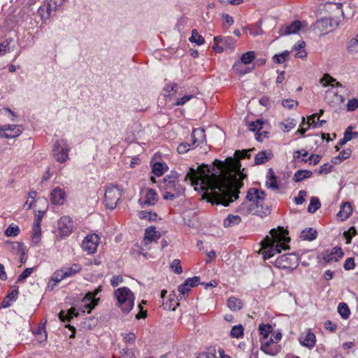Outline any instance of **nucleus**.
<instances>
[{"instance_id": "obj_56", "label": "nucleus", "mask_w": 358, "mask_h": 358, "mask_svg": "<svg viewBox=\"0 0 358 358\" xmlns=\"http://www.w3.org/2000/svg\"><path fill=\"white\" fill-rule=\"evenodd\" d=\"M358 108V99L356 98L348 100L346 108L348 111H355Z\"/></svg>"}, {"instance_id": "obj_22", "label": "nucleus", "mask_w": 358, "mask_h": 358, "mask_svg": "<svg viewBox=\"0 0 358 358\" xmlns=\"http://www.w3.org/2000/svg\"><path fill=\"white\" fill-rule=\"evenodd\" d=\"M160 233L156 230L155 227H150L145 229L144 234V243L148 245L152 242H156L159 239Z\"/></svg>"}, {"instance_id": "obj_40", "label": "nucleus", "mask_w": 358, "mask_h": 358, "mask_svg": "<svg viewBox=\"0 0 358 358\" xmlns=\"http://www.w3.org/2000/svg\"><path fill=\"white\" fill-rule=\"evenodd\" d=\"M272 326L268 324H261L259 326V334L262 336L261 340H266L268 337L269 334L272 331Z\"/></svg>"}, {"instance_id": "obj_1", "label": "nucleus", "mask_w": 358, "mask_h": 358, "mask_svg": "<svg viewBox=\"0 0 358 358\" xmlns=\"http://www.w3.org/2000/svg\"><path fill=\"white\" fill-rule=\"evenodd\" d=\"M246 177L241 170L240 162L229 158L227 162L215 159L211 166L202 164L196 169L189 168L184 181L206 190L211 203L227 206L238 198Z\"/></svg>"}, {"instance_id": "obj_7", "label": "nucleus", "mask_w": 358, "mask_h": 358, "mask_svg": "<svg viewBox=\"0 0 358 358\" xmlns=\"http://www.w3.org/2000/svg\"><path fill=\"white\" fill-rule=\"evenodd\" d=\"M122 196L117 186L110 185L106 187L103 202L107 208L114 209Z\"/></svg>"}, {"instance_id": "obj_43", "label": "nucleus", "mask_w": 358, "mask_h": 358, "mask_svg": "<svg viewBox=\"0 0 358 358\" xmlns=\"http://www.w3.org/2000/svg\"><path fill=\"white\" fill-rule=\"evenodd\" d=\"M241 221V219L238 215H229L224 221V226L225 227H231L239 224Z\"/></svg>"}, {"instance_id": "obj_42", "label": "nucleus", "mask_w": 358, "mask_h": 358, "mask_svg": "<svg viewBox=\"0 0 358 358\" xmlns=\"http://www.w3.org/2000/svg\"><path fill=\"white\" fill-rule=\"evenodd\" d=\"M233 71L238 74L239 76H242L250 71V69L248 67H243L242 64L240 62H236L233 67Z\"/></svg>"}, {"instance_id": "obj_26", "label": "nucleus", "mask_w": 358, "mask_h": 358, "mask_svg": "<svg viewBox=\"0 0 358 358\" xmlns=\"http://www.w3.org/2000/svg\"><path fill=\"white\" fill-rule=\"evenodd\" d=\"M273 155L269 150H264L258 152L255 158V163L256 165H259L266 163L271 159Z\"/></svg>"}, {"instance_id": "obj_48", "label": "nucleus", "mask_w": 358, "mask_h": 358, "mask_svg": "<svg viewBox=\"0 0 358 358\" xmlns=\"http://www.w3.org/2000/svg\"><path fill=\"white\" fill-rule=\"evenodd\" d=\"M36 339L39 343H42L47 339V333L44 325H42L38 328L35 331Z\"/></svg>"}, {"instance_id": "obj_18", "label": "nucleus", "mask_w": 358, "mask_h": 358, "mask_svg": "<svg viewBox=\"0 0 358 358\" xmlns=\"http://www.w3.org/2000/svg\"><path fill=\"white\" fill-rule=\"evenodd\" d=\"M143 205L154 206L158 201V195L155 190L146 188L142 190V197L140 199Z\"/></svg>"}, {"instance_id": "obj_6", "label": "nucleus", "mask_w": 358, "mask_h": 358, "mask_svg": "<svg viewBox=\"0 0 358 358\" xmlns=\"http://www.w3.org/2000/svg\"><path fill=\"white\" fill-rule=\"evenodd\" d=\"M74 224L71 217L68 215L61 217L57 223V238L59 240L66 238L72 234Z\"/></svg>"}, {"instance_id": "obj_2", "label": "nucleus", "mask_w": 358, "mask_h": 358, "mask_svg": "<svg viewBox=\"0 0 358 358\" xmlns=\"http://www.w3.org/2000/svg\"><path fill=\"white\" fill-rule=\"evenodd\" d=\"M266 194L264 192L256 188L248 189L246 201L243 202L238 208V212L243 215H257L264 217L270 214L271 210L264 204Z\"/></svg>"}, {"instance_id": "obj_35", "label": "nucleus", "mask_w": 358, "mask_h": 358, "mask_svg": "<svg viewBox=\"0 0 358 358\" xmlns=\"http://www.w3.org/2000/svg\"><path fill=\"white\" fill-rule=\"evenodd\" d=\"M76 310L74 308H70L66 313L62 310L59 313V317L63 322L70 321L73 316L78 315V313H76Z\"/></svg>"}, {"instance_id": "obj_31", "label": "nucleus", "mask_w": 358, "mask_h": 358, "mask_svg": "<svg viewBox=\"0 0 358 358\" xmlns=\"http://www.w3.org/2000/svg\"><path fill=\"white\" fill-rule=\"evenodd\" d=\"M169 297L170 298L169 299V301L163 303V306L165 309L175 310L176 307L179 306L178 301H179L180 299L178 296L177 297L175 294H171Z\"/></svg>"}, {"instance_id": "obj_62", "label": "nucleus", "mask_w": 358, "mask_h": 358, "mask_svg": "<svg viewBox=\"0 0 358 358\" xmlns=\"http://www.w3.org/2000/svg\"><path fill=\"white\" fill-rule=\"evenodd\" d=\"M252 150H242V151H240V150H236L234 153V155L235 157L240 159H243V158H250V154H248V152L250 151H251Z\"/></svg>"}, {"instance_id": "obj_10", "label": "nucleus", "mask_w": 358, "mask_h": 358, "mask_svg": "<svg viewBox=\"0 0 358 358\" xmlns=\"http://www.w3.org/2000/svg\"><path fill=\"white\" fill-rule=\"evenodd\" d=\"M101 291V287L99 286L95 289L94 291L86 294L83 300V305L80 307L83 313L87 312V313H90L92 310L97 305L99 299L96 298V296L99 294Z\"/></svg>"}, {"instance_id": "obj_28", "label": "nucleus", "mask_w": 358, "mask_h": 358, "mask_svg": "<svg viewBox=\"0 0 358 358\" xmlns=\"http://www.w3.org/2000/svg\"><path fill=\"white\" fill-rule=\"evenodd\" d=\"M17 291L13 290L10 292L3 300L1 302V306L3 308H8L11 306L12 302L15 301L17 299Z\"/></svg>"}, {"instance_id": "obj_32", "label": "nucleus", "mask_w": 358, "mask_h": 358, "mask_svg": "<svg viewBox=\"0 0 358 358\" xmlns=\"http://www.w3.org/2000/svg\"><path fill=\"white\" fill-rule=\"evenodd\" d=\"M166 170L167 166L164 163L156 162L152 165V171L157 177L162 176Z\"/></svg>"}, {"instance_id": "obj_34", "label": "nucleus", "mask_w": 358, "mask_h": 358, "mask_svg": "<svg viewBox=\"0 0 358 358\" xmlns=\"http://www.w3.org/2000/svg\"><path fill=\"white\" fill-rule=\"evenodd\" d=\"M41 224H34L32 227V241L35 244H38L41 241Z\"/></svg>"}, {"instance_id": "obj_50", "label": "nucleus", "mask_w": 358, "mask_h": 358, "mask_svg": "<svg viewBox=\"0 0 358 358\" xmlns=\"http://www.w3.org/2000/svg\"><path fill=\"white\" fill-rule=\"evenodd\" d=\"M255 57V52L253 51H249L242 55L239 62L243 64H249L253 61Z\"/></svg>"}, {"instance_id": "obj_25", "label": "nucleus", "mask_w": 358, "mask_h": 358, "mask_svg": "<svg viewBox=\"0 0 358 358\" xmlns=\"http://www.w3.org/2000/svg\"><path fill=\"white\" fill-rule=\"evenodd\" d=\"M266 186L268 188L272 189H278L279 187L277 182V178L276 176L271 168H270L268 170L267 174H266Z\"/></svg>"}, {"instance_id": "obj_21", "label": "nucleus", "mask_w": 358, "mask_h": 358, "mask_svg": "<svg viewBox=\"0 0 358 358\" xmlns=\"http://www.w3.org/2000/svg\"><path fill=\"white\" fill-rule=\"evenodd\" d=\"M66 192L59 187H55L50 194V201L55 205H62L66 200Z\"/></svg>"}, {"instance_id": "obj_23", "label": "nucleus", "mask_w": 358, "mask_h": 358, "mask_svg": "<svg viewBox=\"0 0 358 358\" xmlns=\"http://www.w3.org/2000/svg\"><path fill=\"white\" fill-rule=\"evenodd\" d=\"M352 208L349 202L343 203L339 212L337 213V218L341 221L347 220L352 214Z\"/></svg>"}, {"instance_id": "obj_20", "label": "nucleus", "mask_w": 358, "mask_h": 358, "mask_svg": "<svg viewBox=\"0 0 358 358\" xmlns=\"http://www.w3.org/2000/svg\"><path fill=\"white\" fill-rule=\"evenodd\" d=\"M261 350L266 355L275 356L281 350V346L276 343L269 344L266 340H261Z\"/></svg>"}, {"instance_id": "obj_36", "label": "nucleus", "mask_w": 358, "mask_h": 358, "mask_svg": "<svg viewBox=\"0 0 358 358\" xmlns=\"http://www.w3.org/2000/svg\"><path fill=\"white\" fill-rule=\"evenodd\" d=\"M64 278H66V277L65 275V273H64V271L63 269L58 270V271H55L53 273L52 278H51V280L55 282V284L52 285H50V282H49L48 287H52V288L55 285H56L57 283L61 282Z\"/></svg>"}, {"instance_id": "obj_44", "label": "nucleus", "mask_w": 358, "mask_h": 358, "mask_svg": "<svg viewBox=\"0 0 358 358\" xmlns=\"http://www.w3.org/2000/svg\"><path fill=\"white\" fill-rule=\"evenodd\" d=\"M189 41L192 43H195L199 45H203L205 42L204 38L201 36L196 29H193L192 31V36L189 38Z\"/></svg>"}, {"instance_id": "obj_64", "label": "nucleus", "mask_w": 358, "mask_h": 358, "mask_svg": "<svg viewBox=\"0 0 358 358\" xmlns=\"http://www.w3.org/2000/svg\"><path fill=\"white\" fill-rule=\"evenodd\" d=\"M343 266L345 270L353 269L355 266V259L352 257L346 259Z\"/></svg>"}, {"instance_id": "obj_41", "label": "nucleus", "mask_w": 358, "mask_h": 358, "mask_svg": "<svg viewBox=\"0 0 358 358\" xmlns=\"http://www.w3.org/2000/svg\"><path fill=\"white\" fill-rule=\"evenodd\" d=\"M308 155V151H306V150H298V151L294 152V155H293V157L295 159H301L302 161L306 162L308 160H311L312 158L313 157V154H310L309 155V157L307 158Z\"/></svg>"}, {"instance_id": "obj_39", "label": "nucleus", "mask_w": 358, "mask_h": 358, "mask_svg": "<svg viewBox=\"0 0 358 358\" xmlns=\"http://www.w3.org/2000/svg\"><path fill=\"white\" fill-rule=\"evenodd\" d=\"M338 312L343 319H348L350 315V310L345 303H340L338 306Z\"/></svg>"}, {"instance_id": "obj_63", "label": "nucleus", "mask_w": 358, "mask_h": 358, "mask_svg": "<svg viewBox=\"0 0 358 358\" xmlns=\"http://www.w3.org/2000/svg\"><path fill=\"white\" fill-rule=\"evenodd\" d=\"M171 268L174 271V272L177 274H180L182 272V267L180 266V262L179 259H174L172 264Z\"/></svg>"}, {"instance_id": "obj_38", "label": "nucleus", "mask_w": 358, "mask_h": 358, "mask_svg": "<svg viewBox=\"0 0 358 358\" xmlns=\"http://www.w3.org/2000/svg\"><path fill=\"white\" fill-rule=\"evenodd\" d=\"M305 46V42L303 41H298L294 45L293 49L297 52L295 57L298 58H304L306 56V52L304 50H302Z\"/></svg>"}, {"instance_id": "obj_16", "label": "nucleus", "mask_w": 358, "mask_h": 358, "mask_svg": "<svg viewBox=\"0 0 358 358\" xmlns=\"http://www.w3.org/2000/svg\"><path fill=\"white\" fill-rule=\"evenodd\" d=\"M200 281V278L195 276L193 278H187L182 284L178 287L180 300H185V295L190 291L192 287H196Z\"/></svg>"}, {"instance_id": "obj_57", "label": "nucleus", "mask_w": 358, "mask_h": 358, "mask_svg": "<svg viewBox=\"0 0 358 358\" xmlns=\"http://www.w3.org/2000/svg\"><path fill=\"white\" fill-rule=\"evenodd\" d=\"M282 105L284 108L291 110L297 106L298 102L294 100L287 99L282 100Z\"/></svg>"}, {"instance_id": "obj_37", "label": "nucleus", "mask_w": 358, "mask_h": 358, "mask_svg": "<svg viewBox=\"0 0 358 358\" xmlns=\"http://www.w3.org/2000/svg\"><path fill=\"white\" fill-rule=\"evenodd\" d=\"M222 45L224 47V50H232L236 45V41L231 36H226L223 38Z\"/></svg>"}, {"instance_id": "obj_14", "label": "nucleus", "mask_w": 358, "mask_h": 358, "mask_svg": "<svg viewBox=\"0 0 358 358\" xmlns=\"http://www.w3.org/2000/svg\"><path fill=\"white\" fill-rule=\"evenodd\" d=\"M65 0H49L40 7L38 11L40 12L43 19H48L51 15L52 11L57 10L62 5H63Z\"/></svg>"}, {"instance_id": "obj_61", "label": "nucleus", "mask_w": 358, "mask_h": 358, "mask_svg": "<svg viewBox=\"0 0 358 358\" xmlns=\"http://www.w3.org/2000/svg\"><path fill=\"white\" fill-rule=\"evenodd\" d=\"M306 196V192L301 190L299 192L298 196L294 197V200L296 205L302 204L304 202V198Z\"/></svg>"}, {"instance_id": "obj_29", "label": "nucleus", "mask_w": 358, "mask_h": 358, "mask_svg": "<svg viewBox=\"0 0 358 358\" xmlns=\"http://www.w3.org/2000/svg\"><path fill=\"white\" fill-rule=\"evenodd\" d=\"M227 306L232 311H237L242 308V301L235 297H230L227 301Z\"/></svg>"}, {"instance_id": "obj_30", "label": "nucleus", "mask_w": 358, "mask_h": 358, "mask_svg": "<svg viewBox=\"0 0 358 358\" xmlns=\"http://www.w3.org/2000/svg\"><path fill=\"white\" fill-rule=\"evenodd\" d=\"M82 269V266L79 264H73L71 266L65 268L64 270L66 278L74 275L79 273Z\"/></svg>"}, {"instance_id": "obj_19", "label": "nucleus", "mask_w": 358, "mask_h": 358, "mask_svg": "<svg viewBox=\"0 0 358 358\" xmlns=\"http://www.w3.org/2000/svg\"><path fill=\"white\" fill-rule=\"evenodd\" d=\"M342 249L338 247L332 248L331 252H326L323 254V259L325 263L330 264L333 262H338L343 257Z\"/></svg>"}, {"instance_id": "obj_17", "label": "nucleus", "mask_w": 358, "mask_h": 358, "mask_svg": "<svg viewBox=\"0 0 358 358\" xmlns=\"http://www.w3.org/2000/svg\"><path fill=\"white\" fill-rule=\"evenodd\" d=\"M22 132V127L20 125L6 124L0 127V137L13 138L20 136Z\"/></svg>"}, {"instance_id": "obj_3", "label": "nucleus", "mask_w": 358, "mask_h": 358, "mask_svg": "<svg viewBox=\"0 0 358 358\" xmlns=\"http://www.w3.org/2000/svg\"><path fill=\"white\" fill-rule=\"evenodd\" d=\"M287 231L279 227L278 230L273 229L270 231V236H266L262 241V250L264 259H270L274 255L279 253L282 250L289 248L288 243L290 241L286 236Z\"/></svg>"}, {"instance_id": "obj_52", "label": "nucleus", "mask_w": 358, "mask_h": 358, "mask_svg": "<svg viewBox=\"0 0 358 358\" xmlns=\"http://www.w3.org/2000/svg\"><path fill=\"white\" fill-rule=\"evenodd\" d=\"M20 232V229L18 226L15 224H10L7 229L5 231V235L9 236H16Z\"/></svg>"}, {"instance_id": "obj_46", "label": "nucleus", "mask_w": 358, "mask_h": 358, "mask_svg": "<svg viewBox=\"0 0 358 358\" xmlns=\"http://www.w3.org/2000/svg\"><path fill=\"white\" fill-rule=\"evenodd\" d=\"M244 329L241 324L235 325L232 327L230 336L232 338H239L243 336Z\"/></svg>"}, {"instance_id": "obj_60", "label": "nucleus", "mask_w": 358, "mask_h": 358, "mask_svg": "<svg viewBox=\"0 0 358 358\" xmlns=\"http://www.w3.org/2000/svg\"><path fill=\"white\" fill-rule=\"evenodd\" d=\"M296 124V121L294 119L287 120V123H282V129L285 131H289L291 129L294 128Z\"/></svg>"}, {"instance_id": "obj_27", "label": "nucleus", "mask_w": 358, "mask_h": 358, "mask_svg": "<svg viewBox=\"0 0 358 358\" xmlns=\"http://www.w3.org/2000/svg\"><path fill=\"white\" fill-rule=\"evenodd\" d=\"M192 143L200 144L205 140V130L202 128H196L194 129L192 134Z\"/></svg>"}, {"instance_id": "obj_24", "label": "nucleus", "mask_w": 358, "mask_h": 358, "mask_svg": "<svg viewBox=\"0 0 358 358\" xmlns=\"http://www.w3.org/2000/svg\"><path fill=\"white\" fill-rule=\"evenodd\" d=\"M301 345L312 348L313 346V333L311 329H308L306 332L301 334L299 339Z\"/></svg>"}, {"instance_id": "obj_47", "label": "nucleus", "mask_w": 358, "mask_h": 358, "mask_svg": "<svg viewBox=\"0 0 358 358\" xmlns=\"http://www.w3.org/2000/svg\"><path fill=\"white\" fill-rule=\"evenodd\" d=\"M302 119H303L302 123L300 125L299 129L297 130V132L300 133L301 134H303L305 133V131H306V129L308 128H309L310 124L312 123H313V114H312L310 116H308V120L307 122H305V118L304 117H303Z\"/></svg>"}, {"instance_id": "obj_8", "label": "nucleus", "mask_w": 358, "mask_h": 358, "mask_svg": "<svg viewBox=\"0 0 358 358\" xmlns=\"http://www.w3.org/2000/svg\"><path fill=\"white\" fill-rule=\"evenodd\" d=\"M298 263L299 258L293 253L281 255L278 257L274 262L276 267L289 271L295 269L298 266Z\"/></svg>"}, {"instance_id": "obj_13", "label": "nucleus", "mask_w": 358, "mask_h": 358, "mask_svg": "<svg viewBox=\"0 0 358 358\" xmlns=\"http://www.w3.org/2000/svg\"><path fill=\"white\" fill-rule=\"evenodd\" d=\"M338 25L337 20L331 18H322L315 23V29H317L320 35L329 33Z\"/></svg>"}, {"instance_id": "obj_53", "label": "nucleus", "mask_w": 358, "mask_h": 358, "mask_svg": "<svg viewBox=\"0 0 358 358\" xmlns=\"http://www.w3.org/2000/svg\"><path fill=\"white\" fill-rule=\"evenodd\" d=\"M177 88L178 87L176 84L167 85L164 88V95L170 97L174 96L177 91Z\"/></svg>"}, {"instance_id": "obj_49", "label": "nucleus", "mask_w": 358, "mask_h": 358, "mask_svg": "<svg viewBox=\"0 0 358 358\" xmlns=\"http://www.w3.org/2000/svg\"><path fill=\"white\" fill-rule=\"evenodd\" d=\"M347 49L350 53L358 52V38L350 39L347 43Z\"/></svg>"}, {"instance_id": "obj_15", "label": "nucleus", "mask_w": 358, "mask_h": 358, "mask_svg": "<svg viewBox=\"0 0 358 358\" xmlns=\"http://www.w3.org/2000/svg\"><path fill=\"white\" fill-rule=\"evenodd\" d=\"M100 242L99 236L96 234L87 235L83 241L82 247L83 250L88 254H93L96 252L97 247Z\"/></svg>"}, {"instance_id": "obj_45", "label": "nucleus", "mask_w": 358, "mask_h": 358, "mask_svg": "<svg viewBox=\"0 0 358 358\" xmlns=\"http://www.w3.org/2000/svg\"><path fill=\"white\" fill-rule=\"evenodd\" d=\"M312 175V172L310 171L306 170H300L297 171L294 176V180L296 182H300L304 178H309Z\"/></svg>"}, {"instance_id": "obj_59", "label": "nucleus", "mask_w": 358, "mask_h": 358, "mask_svg": "<svg viewBox=\"0 0 358 358\" xmlns=\"http://www.w3.org/2000/svg\"><path fill=\"white\" fill-rule=\"evenodd\" d=\"M34 268H26L18 277L17 281L18 282H23L26 278H27L34 271Z\"/></svg>"}, {"instance_id": "obj_51", "label": "nucleus", "mask_w": 358, "mask_h": 358, "mask_svg": "<svg viewBox=\"0 0 358 358\" xmlns=\"http://www.w3.org/2000/svg\"><path fill=\"white\" fill-rule=\"evenodd\" d=\"M289 55V52L286 50L280 54L275 55L273 57V60L275 63L282 64L288 59Z\"/></svg>"}, {"instance_id": "obj_33", "label": "nucleus", "mask_w": 358, "mask_h": 358, "mask_svg": "<svg viewBox=\"0 0 358 358\" xmlns=\"http://www.w3.org/2000/svg\"><path fill=\"white\" fill-rule=\"evenodd\" d=\"M300 241H312L313 240V229L311 227L302 230L299 236Z\"/></svg>"}, {"instance_id": "obj_5", "label": "nucleus", "mask_w": 358, "mask_h": 358, "mask_svg": "<svg viewBox=\"0 0 358 358\" xmlns=\"http://www.w3.org/2000/svg\"><path fill=\"white\" fill-rule=\"evenodd\" d=\"M115 296L119 307L124 313H129L134 306L135 296L134 293L127 287H122L115 291Z\"/></svg>"}, {"instance_id": "obj_54", "label": "nucleus", "mask_w": 358, "mask_h": 358, "mask_svg": "<svg viewBox=\"0 0 358 358\" xmlns=\"http://www.w3.org/2000/svg\"><path fill=\"white\" fill-rule=\"evenodd\" d=\"M36 194L37 193L36 191L31 190L29 192L28 199L24 203V207L27 208V210H29L31 208L33 202L34 201L35 197L36 196Z\"/></svg>"}, {"instance_id": "obj_55", "label": "nucleus", "mask_w": 358, "mask_h": 358, "mask_svg": "<svg viewBox=\"0 0 358 358\" xmlns=\"http://www.w3.org/2000/svg\"><path fill=\"white\" fill-rule=\"evenodd\" d=\"M263 122L260 120H257L254 122H250L248 124V127L252 131H259V130L262 128Z\"/></svg>"}, {"instance_id": "obj_4", "label": "nucleus", "mask_w": 358, "mask_h": 358, "mask_svg": "<svg viewBox=\"0 0 358 358\" xmlns=\"http://www.w3.org/2000/svg\"><path fill=\"white\" fill-rule=\"evenodd\" d=\"M320 82L324 87H331V88L326 91L325 94V99L330 105L336 106L345 101V98L342 95L338 94L339 92L336 90V88L343 87L341 83L336 81L335 78L329 74H324Z\"/></svg>"}, {"instance_id": "obj_11", "label": "nucleus", "mask_w": 358, "mask_h": 358, "mask_svg": "<svg viewBox=\"0 0 358 358\" xmlns=\"http://www.w3.org/2000/svg\"><path fill=\"white\" fill-rule=\"evenodd\" d=\"M69 146L66 141H62V143L56 141L52 149L53 156L58 162L64 163L69 159Z\"/></svg>"}, {"instance_id": "obj_58", "label": "nucleus", "mask_w": 358, "mask_h": 358, "mask_svg": "<svg viewBox=\"0 0 358 358\" xmlns=\"http://www.w3.org/2000/svg\"><path fill=\"white\" fill-rule=\"evenodd\" d=\"M10 245L12 246V249L16 250L17 252L22 253V255H24L25 254V249L24 247L23 243L15 241L10 243Z\"/></svg>"}, {"instance_id": "obj_12", "label": "nucleus", "mask_w": 358, "mask_h": 358, "mask_svg": "<svg viewBox=\"0 0 358 358\" xmlns=\"http://www.w3.org/2000/svg\"><path fill=\"white\" fill-rule=\"evenodd\" d=\"M163 187L166 191L175 192L179 195H182L185 191V188L179 183L176 174L166 176L163 180Z\"/></svg>"}, {"instance_id": "obj_9", "label": "nucleus", "mask_w": 358, "mask_h": 358, "mask_svg": "<svg viewBox=\"0 0 358 358\" xmlns=\"http://www.w3.org/2000/svg\"><path fill=\"white\" fill-rule=\"evenodd\" d=\"M308 24L306 21L294 20L290 24L282 25L279 28L280 36H288L295 34L299 31H306Z\"/></svg>"}]
</instances>
